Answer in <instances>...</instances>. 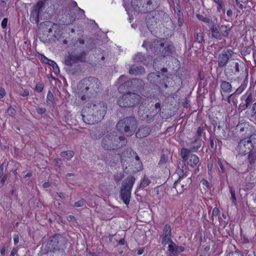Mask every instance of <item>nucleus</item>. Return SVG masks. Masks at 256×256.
<instances>
[{
    "instance_id": "27",
    "label": "nucleus",
    "mask_w": 256,
    "mask_h": 256,
    "mask_svg": "<svg viewBox=\"0 0 256 256\" xmlns=\"http://www.w3.org/2000/svg\"><path fill=\"white\" fill-rule=\"evenodd\" d=\"M202 143V140H197L196 138L195 140L192 142V146L190 147V152L197 151L201 146Z\"/></svg>"
},
{
    "instance_id": "50",
    "label": "nucleus",
    "mask_w": 256,
    "mask_h": 256,
    "mask_svg": "<svg viewBox=\"0 0 256 256\" xmlns=\"http://www.w3.org/2000/svg\"><path fill=\"white\" fill-rule=\"evenodd\" d=\"M44 88V86L42 84H38L36 86V90L40 92H42Z\"/></svg>"
},
{
    "instance_id": "23",
    "label": "nucleus",
    "mask_w": 256,
    "mask_h": 256,
    "mask_svg": "<svg viewBox=\"0 0 256 256\" xmlns=\"http://www.w3.org/2000/svg\"><path fill=\"white\" fill-rule=\"evenodd\" d=\"M159 112H160L154 109L150 114H146L145 116H143L140 115L141 114L140 110L138 111L139 115L140 117H142V120H146L148 122H152L154 120V116H156Z\"/></svg>"
},
{
    "instance_id": "39",
    "label": "nucleus",
    "mask_w": 256,
    "mask_h": 256,
    "mask_svg": "<svg viewBox=\"0 0 256 256\" xmlns=\"http://www.w3.org/2000/svg\"><path fill=\"white\" fill-rule=\"evenodd\" d=\"M196 18L198 20H202V22H204L208 23V24L211 23V22H212L211 20H210V18H207V17H204V16H202L201 14H196Z\"/></svg>"
},
{
    "instance_id": "12",
    "label": "nucleus",
    "mask_w": 256,
    "mask_h": 256,
    "mask_svg": "<svg viewBox=\"0 0 256 256\" xmlns=\"http://www.w3.org/2000/svg\"><path fill=\"white\" fill-rule=\"evenodd\" d=\"M44 24V26L50 28H44L42 33H39L38 38L40 40L43 42L45 44H48L50 42V38H48V35L47 34L50 33L52 32V28H54V26H57V25L49 21L46 22Z\"/></svg>"
},
{
    "instance_id": "56",
    "label": "nucleus",
    "mask_w": 256,
    "mask_h": 256,
    "mask_svg": "<svg viewBox=\"0 0 256 256\" xmlns=\"http://www.w3.org/2000/svg\"><path fill=\"white\" fill-rule=\"evenodd\" d=\"M8 20L7 18H4L2 20L1 26L2 28H6Z\"/></svg>"
},
{
    "instance_id": "20",
    "label": "nucleus",
    "mask_w": 256,
    "mask_h": 256,
    "mask_svg": "<svg viewBox=\"0 0 256 256\" xmlns=\"http://www.w3.org/2000/svg\"><path fill=\"white\" fill-rule=\"evenodd\" d=\"M128 72L130 74H134L136 76L144 74L145 69L143 66H142L132 65L130 67Z\"/></svg>"
},
{
    "instance_id": "16",
    "label": "nucleus",
    "mask_w": 256,
    "mask_h": 256,
    "mask_svg": "<svg viewBox=\"0 0 256 256\" xmlns=\"http://www.w3.org/2000/svg\"><path fill=\"white\" fill-rule=\"evenodd\" d=\"M220 91L222 96H224V94H228L232 92V86L229 82L221 80H220ZM224 98H222V100Z\"/></svg>"
},
{
    "instance_id": "7",
    "label": "nucleus",
    "mask_w": 256,
    "mask_h": 256,
    "mask_svg": "<svg viewBox=\"0 0 256 256\" xmlns=\"http://www.w3.org/2000/svg\"><path fill=\"white\" fill-rule=\"evenodd\" d=\"M140 96L134 92H128L124 94L118 100V104L121 107L134 106L139 103Z\"/></svg>"
},
{
    "instance_id": "5",
    "label": "nucleus",
    "mask_w": 256,
    "mask_h": 256,
    "mask_svg": "<svg viewBox=\"0 0 256 256\" xmlns=\"http://www.w3.org/2000/svg\"><path fill=\"white\" fill-rule=\"evenodd\" d=\"M137 122L134 116L124 118L120 120L116 124L118 130L124 132L126 136H132L137 128Z\"/></svg>"
},
{
    "instance_id": "57",
    "label": "nucleus",
    "mask_w": 256,
    "mask_h": 256,
    "mask_svg": "<svg viewBox=\"0 0 256 256\" xmlns=\"http://www.w3.org/2000/svg\"><path fill=\"white\" fill-rule=\"evenodd\" d=\"M219 213V210L217 208H214L212 210V218L213 216H216Z\"/></svg>"
},
{
    "instance_id": "25",
    "label": "nucleus",
    "mask_w": 256,
    "mask_h": 256,
    "mask_svg": "<svg viewBox=\"0 0 256 256\" xmlns=\"http://www.w3.org/2000/svg\"><path fill=\"white\" fill-rule=\"evenodd\" d=\"M220 32V40L222 36L228 37L230 28L229 26L222 25L219 27Z\"/></svg>"
},
{
    "instance_id": "4",
    "label": "nucleus",
    "mask_w": 256,
    "mask_h": 256,
    "mask_svg": "<svg viewBox=\"0 0 256 256\" xmlns=\"http://www.w3.org/2000/svg\"><path fill=\"white\" fill-rule=\"evenodd\" d=\"M136 180L134 176H130L126 178L122 183V186L120 190V196L127 206H128L130 203L132 190Z\"/></svg>"
},
{
    "instance_id": "1",
    "label": "nucleus",
    "mask_w": 256,
    "mask_h": 256,
    "mask_svg": "<svg viewBox=\"0 0 256 256\" xmlns=\"http://www.w3.org/2000/svg\"><path fill=\"white\" fill-rule=\"evenodd\" d=\"M107 105L104 102H94L88 103L82 110L83 121L90 124L100 122L106 114Z\"/></svg>"
},
{
    "instance_id": "10",
    "label": "nucleus",
    "mask_w": 256,
    "mask_h": 256,
    "mask_svg": "<svg viewBox=\"0 0 256 256\" xmlns=\"http://www.w3.org/2000/svg\"><path fill=\"white\" fill-rule=\"evenodd\" d=\"M181 156L184 162H186L188 165L194 168L199 162V158L196 154L190 153L189 149L182 148L181 150Z\"/></svg>"
},
{
    "instance_id": "44",
    "label": "nucleus",
    "mask_w": 256,
    "mask_h": 256,
    "mask_svg": "<svg viewBox=\"0 0 256 256\" xmlns=\"http://www.w3.org/2000/svg\"><path fill=\"white\" fill-rule=\"evenodd\" d=\"M168 160V156L162 154L159 162V164H166Z\"/></svg>"
},
{
    "instance_id": "41",
    "label": "nucleus",
    "mask_w": 256,
    "mask_h": 256,
    "mask_svg": "<svg viewBox=\"0 0 256 256\" xmlns=\"http://www.w3.org/2000/svg\"><path fill=\"white\" fill-rule=\"evenodd\" d=\"M172 242H173L172 240V238H170V240H169V238L168 237L166 238V237L162 236V244L165 246V245H166L168 243H169V244H170V243Z\"/></svg>"
},
{
    "instance_id": "51",
    "label": "nucleus",
    "mask_w": 256,
    "mask_h": 256,
    "mask_svg": "<svg viewBox=\"0 0 256 256\" xmlns=\"http://www.w3.org/2000/svg\"><path fill=\"white\" fill-rule=\"evenodd\" d=\"M176 10H177V16L178 19H180L181 18H182V13L181 12L180 8L178 4H177Z\"/></svg>"
},
{
    "instance_id": "43",
    "label": "nucleus",
    "mask_w": 256,
    "mask_h": 256,
    "mask_svg": "<svg viewBox=\"0 0 256 256\" xmlns=\"http://www.w3.org/2000/svg\"><path fill=\"white\" fill-rule=\"evenodd\" d=\"M54 164L55 166L58 167H62L63 166V164L62 162V160L59 158H56L54 160Z\"/></svg>"
},
{
    "instance_id": "8",
    "label": "nucleus",
    "mask_w": 256,
    "mask_h": 256,
    "mask_svg": "<svg viewBox=\"0 0 256 256\" xmlns=\"http://www.w3.org/2000/svg\"><path fill=\"white\" fill-rule=\"evenodd\" d=\"M256 134L252 135L250 138H246L240 140L238 143L237 150L242 154H249L251 152L254 145L256 144L254 139H256Z\"/></svg>"
},
{
    "instance_id": "58",
    "label": "nucleus",
    "mask_w": 256,
    "mask_h": 256,
    "mask_svg": "<svg viewBox=\"0 0 256 256\" xmlns=\"http://www.w3.org/2000/svg\"><path fill=\"white\" fill-rule=\"evenodd\" d=\"M20 94L22 96H27L29 95V91L28 90H24L20 92Z\"/></svg>"
},
{
    "instance_id": "49",
    "label": "nucleus",
    "mask_w": 256,
    "mask_h": 256,
    "mask_svg": "<svg viewBox=\"0 0 256 256\" xmlns=\"http://www.w3.org/2000/svg\"><path fill=\"white\" fill-rule=\"evenodd\" d=\"M210 146L212 148H216V145L214 144V139L213 137L210 136Z\"/></svg>"
},
{
    "instance_id": "59",
    "label": "nucleus",
    "mask_w": 256,
    "mask_h": 256,
    "mask_svg": "<svg viewBox=\"0 0 256 256\" xmlns=\"http://www.w3.org/2000/svg\"><path fill=\"white\" fill-rule=\"evenodd\" d=\"M92 138L94 140H98L100 138V134H94V132H92L90 134Z\"/></svg>"
},
{
    "instance_id": "11",
    "label": "nucleus",
    "mask_w": 256,
    "mask_h": 256,
    "mask_svg": "<svg viewBox=\"0 0 256 256\" xmlns=\"http://www.w3.org/2000/svg\"><path fill=\"white\" fill-rule=\"evenodd\" d=\"M44 4V2L40 0L34 6L31 10L30 18L32 22L36 24L38 23L40 12L42 10Z\"/></svg>"
},
{
    "instance_id": "52",
    "label": "nucleus",
    "mask_w": 256,
    "mask_h": 256,
    "mask_svg": "<svg viewBox=\"0 0 256 256\" xmlns=\"http://www.w3.org/2000/svg\"><path fill=\"white\" fill-rule=\"evenodd\" d=\"M244 88L245 87L244 86H241L236 90L234 94H240L242 92Z\"/></svg>"
},
{
    "instance_id": "32",
    "label": "nucleus",
    "mask_w": 256,
    "mask_h": 256,
    "mask_svg": "<svg viewBox=\"0 0 256 256\" xmlns=\"http://www.w3.org/2000/svg\"><path fill=\"white\" fill-rule=\"evenodd\" d=\"M182 180H181V178H180L178 180L176 181L174 184L173 188H175L178 194H182L183 192V189L180 188V185H179Z\"/></svg>"
},
{
    "instance_id": "19",
    "label": "nucleus",
    "mask_w": 256,
    "mask_h": 256,
    "mask_svg": "<svg viewBox=\"0 0 256 256\" xmlns=\"http://www.w3.org/2000/svg\"><path fill=\"white\" fill-rule=\"evenodd\" d=\"M130 154L132 157H134L136 161V164L135 165L136 166L134 167V169L132 171L133 172H136L141 170L142 168V162H140L139 156H138L136 152L134 150H130Z\"/></svg>"
},
{
    "instance_id": "15",
    "label": "nucleus",
    "mask_w": 256,
    "mask_h": 256,
    "mask_svg": "<svg viewBox=\"0 0 256 256\" xmlns=\"http://www.w3.org/2000/svg\"><path fill=\"white\" fill-rule=\"evenodd\" d=\"M162 39H155L150 42L148 41H144L142 44L144 47H146L148 45L152 52L160 54V48L162 45Z\"/></svg>"
},
{
    "instance_id": "24",
    "label": "nucleus",
    "mask_w": 256,
    "mask_h": 256,
    "mask_svg": "<svg viewBox=\"0 0 256 256\" xmlns=\"http://www.w3.org/2000/svg\"><path fill=\"white\" fill-rule=\"evenodd\" d=\"M140 4H143V7L145 6L144 10H139L142 12H150L152 8H151V6L152 4V0H144L139 2Z\"/></svg>"
},
{
    "instance_id": "17",
    "label": "nucleus",
    "mask_w": 256,
    "mask_h": 256,
    "mask_svg": "<svg viewBox=\"0 0 256 256\" xmlns=\"http://www.w3.org/2000/svg\"><path fill=\"white\" fill-rule=\"evenodd\" d=\"M184 248L182 246H177L174 242L168 244V250L167 251L170 252L171 256H175L179 252L184 251Z\"/></svg>"
},
{
    "instance_id": "46",
    "label": "nucleus",
    "mask_w": 256,
    "mask_h": 256,
    "mask_svg": "<svg viewBox=\"0 0 256 256\" xmlns=\"http://www.w3.org/2000/svg\"><path fill=\"white\" fill-rule=\"evenodd\" d=\"M7 112H8V114L9 116H13L16 114V110H15L14 108L10 106L8 109Z\"/></svg>"
},
{
    "instance_id": "36",
    "label": "nucleus",
    "mask_w": 256,
    "mask_h": 256,
    "mask_svg": "<svg viewBox=\"0 0 256 256\" xmlns=\"http://www.w3.org/2000/svg\"><path fill=\"white\" fill-rule=\"evenodd\" d=\"M49 65L52 66L53 68L54 72L56 74H58L60 72V69L58 66V64L54 61L52 60L51 62H50V64H49Z\"/></svg>"
},
{
    "instance_id": "35",
    "label": "nucleus",
    "mask_w": 256,
    "mask_h": 256,
    "mask_svg": "<svg viewBox=\"0 0 256 256\" xmlns=\"http://www.w3.org/2000/svg\"><path fill=\"white\" fill-rule=\"evenodd\" d=\"M150 180L146 177H144V179L140 182L138 188H144L147 186H148L150 184Z\"/></svg>"
},
{
    "instance_id": "37",
    "label": "nucleus",
    "mask_w": 256,
    "mask_h": 256,
    "mask_svg": "<svg viewBox=\"0 0 256 256\" xmlns=\"http://www.w3.org/2000/svg\"><path fill=\"white\" fill-rule=\"evenodd\" d=\"M236 128L240 130V132L247 131L248 130V124H238Z\"/></svg>"
},
{
    "instance_id": "29",
    "label": "nucleus",
    "mask_w": 256,
    "mask_h": 256,
    "mask_svg": "<svg viewBox=\"0 0 256 256\" xmlns=\"http://www.w3.org/2000/svg\"><path fill=\"white\" fill-rule=\"evenodd\" d=\"M145 56L141 52H138L133 58L134 62H140L145 60Z\"/></svg>"
},
{
    "instance_id": "18",
    "label": "nucleus",
    "mask_w": 256,
    "mask_h": 256,
    "mask_svg": "<svg viewBox=\"0 0 256 256\" xmlns=\"http://www.w3.org/2000/svg\"><path fill=\"white\" fill-rule=\"evenodd\" d=\"M151 131L149 126H140L136 132V136L138 138H144L148 136Z\"/></svg>"
},
{
    "instance_id": "14",
    "label": "nucleus",
    "mask_w": 256,
    "mask_h": 256,
    "mask_svg": "<svg viewBox=\"0 0 256 256\" xmlns=\"http://www.w3.org/2000/svg\"><path fill=\"white\" fill-rule=\"evenodd\" d=\"M161 44L160 54L164 57L170 54L174 48L172 43L170 40L162 39Z\"/></svg>"
},
{
    "instance_id": "30",
    "label": "nucleus",
    "mask_w": 256,
    "mask_h": 256,
    "mask_svg": "<svg viewBox=\"0 0 256 256\" xmlns=\"http://www.w3.org/2000/svg\"><path fill=\"white\" fill-rule=\"evenodd\" d=\"M74 152L72 150H68L62 152L60 154V156L66 159L67 160H70L74 156Z\"/></svg>"
},
{
    "instance_id": "3",
    "label": "nucleus",
    "mask_w": 256,
    "mask_h": 256,
    "mask_svg": "<svg viewBox=\"0 0 256 256\" xmlns=\"http://www.w3.org/2000/svg\"><path fill=\"white\" fill-rule=\"evenodd\" d=\"M86 53L84 52L78 54H70L64 57V63L65 64L64 69L69 74L74 75L80 70L78 62H83L86 61Z\"/></svg>"
},
{
    "instance_id": "31",
    "label": "nucleus",
    "mask_w": 256,
    "mask_h": 256,
    "mask_svg": "<svg viewBox=\"0 0 256 256\" xmlns=\"http://www.w3.org/2000/svg\"><path fill=\"white\" fill-rule=\"evenodd\" d=\"M159 78L160 76L158 74L154 72H152L148 74L147 78L150 82L154 83Z\"/></svg>"
},
{
    "instance_id": "21",
    "label": "nucleus",
    "mask_w": 256,
    "mask_h": 256,
    "mask_svg": "<svg viewBox=\"0 0 256 256\" xmlns=\"http://www.w3.org/2000/svg\"><path fill=\"white\" fill-rule=\"evenodd\" d=\"M75 20L76 15L72 12L66 14L65 16H63L61 20L62 23L66 25L72 24Z\"/></svg>"
},
{
    "instance_id": "64",
    "label": "nucleus",
    "mask_w": 256,
    "mask_h": 256,
    "mask_svg": "<svg viewBox=\"0 0 256 256\" xmlns=\"http://www.w3.org/2000/svg\"><path fill=\"white\" fill-rule=\"evenodd\" d=\"M154 110L160 112V102H156L154 105Z\"/></svg>"
},
{
    "instance_id": "22",
    "label": "nucleus",
    "mask_w": 256,
    "mask_h": 256,
    "mask_svg": "<svg viewBox=\"0 0 256 256\" xmlns=\"http://www.w3.org/2000/svg\"><path fill=\"white\" fill-rule=\"evenodd\" d=\"M210 30L212 32V38L217 40H220V34L217 28L216 24L214 22H212L210 24Z\"/></svg>"
},
{
    "instance_id": "62",
    "label": "nucleus",
    "mask_w": 256,
    "mask_h": 256,
    "mask_svg": "<svg viewBox=\"0 0 256 256\" xmlns=\"http://www.w3.org/2000/svg\"><path fill=\"white\" fill-rule=\"evenodd\" d=\"M8 178V174H4L2 177V178L0 180V183L2 184V186H3Z\"/></svg>"
},
{
    "instance_id": "61",
    "label": "nucleus",
    "mask_w": 256,
    "mask_h": 256,
    "mask_svg": "<svg viewBox=\"0 0 256 256\" xmlns=\"http://www.w3.org/2000/svg\"><path fill=\"white\" fill-rule=\"evenodd\" d=\"M14 244L16 245L19 242V236L18 234H14Z\"/></svg>"
},
{
    "instance_id": "26",
    "label": "nucleus",
    "mask_w": 256,
    "mask_h": 256,
    "mask_svg": "<svg viewBox=\"0 0 256 256\" xmlns=\"http://www.w3.org/2000/svg\"><path fill=\"white\" fill-rule=\"evenodd\" d=\"M156 12H152L148 14L146 22L148 24H153V23L157 22V18H156Z\"/></svg>"
},
{
    "instance_id": "55",
    "label": "nucleus",
    "mask_w": 256,
    "mask_h": 256,
    "mask_svg": "<svg viewBox=\"0 0 256 256\" xmlns=\"http://www.w3.org/2000/svg\"><path fill=\"white\" fill-rule=\"evenodd\" d=\"M36 112L38 114H42L46 112V109L44 108H38L36 109Z\"/></svg>"
},
{
    "instance_id": "42",
    "label": "nucleus",
    "mask_w": 256,
    "mask_h": 256,
    "mask_svg": "<svg viewBox=\"0 0 256 256\" xmlns=\"http://www.w3.org/2000/svg\"><path fill=\"white\" fill-rule=\"evenodd\" d=\"M196 41L198 43H202L204 40L203 36L202 33H198L195 38Z\"/></svg>"
},
{
    "instance_id": "54",
    "label": "nucleus",
    "mask_w": 256,
    "mask_h": 256,
    "mask_svg": "<svg viewBox=\"0 0 256 256\" xmlns=\"http://www.w3.org/2000/svg\"><path fill=\"white\" fill-rule=\"evenodd\" d=\"M202 134V129L200 127H198L196 131V136L198 137L197 140H200V138Z\"/></svg>"
},
{
    "instance_id": "60",
    "label": "nucleus",
    "mask_w": 256,
    "mask_h": 256,
    "mask_svg": "<svg viewBox=\"0 0 256 256\" xmlns=\"http://www.w3.org/2000/svg\"><path fill=\"white\" fill-rule=\"evenodd\" d=\"M6 94L5 90L2 88H0V98H2Z\"/></svg>"
},
{
    "instance_id": "47",
    "label": "nucleus",
    "mask_w": 256,
    "mask_h": 256,
    "mask_svg": "<svg viewBox=\"0 0 256 256\" xmlns=\"http://www.w3.org/2000/svg\"><path fill=\"white\" fill-rule=\"evenodd\" d=\"M226 256H244L240 252L235 251L229 252Z\"/></svg>"
},
{
    "instance_id": "33",
    "label": "nucleus",
    "mask_w": 256,
    "mask_h": 256,
    "mask_svg": "<svg viewBox=\"0 0 256 256\" xmlns=\"http://www.w3.org/2000/svg\"><path fill=\"white\" fill-rule=\"evenodd\" d=\"M254 102L253 96L251 94H248L247 98L246 99V103L244 104V108H248L251 104Z\"/></svg>"
},
{
    "instance_id": "40",
    "label": "nucleus",
    "mask_w": 256,
    "mask_h": 256,
    "mask_svg": "<svg viewBox=\"0 0 256 256\" xmlns=\"http://www.w3.org/2000/svg\"><path fill=\"white\" fill-rule=\"evenodd\" d=\"M138 81H141V80L138 78H134L125 82L124 83V86H130L131 84H136L137 82H138Z\"/></svg>"
},
{
    "instance_id": "2",
    "label": "nucleus",
    "mask_w": 256,
    "mask_h": 256,
    "mask_svg": "<svg viewBox=\"0 0 256 256\" xmlns=\"http://www.w3.org/2000/svg\"><path fill=\"white\" fill-rule=\"evenodd\" d=\"M127 140L124 136H118L116 132L103 136L101 146L106 150H114L126 146Z\"/></svg>"
},
{
    "instance_id": "45",
    "label": "nucleus",
    "mask_w": 256,
    "mask_h": 256,
    "mask_svg": "<svg viewBox=\"0 0 256 256\" xmlns=\"http://www.w3.org/2000/svg\"><path fill=\"white\" fill-rule=\"evenodd\" d=\"M231 66H234L235 69L234 74L240 72L239 64L238 62H234L231 64Z\"/></svg>"
},
{
    "instance_id": "28",
    "label": "nucleus",
    "mask_w": 256,
    "mask_h": 256,
    "mask_svg": "<svg viewBox=\"0 0 256 256\" xmlns=\"http://www.w3.org/2000/svg\"><path fill=\"white\" fill-rule=\"evenodd\" d=\"M163 236L168 237L169 240L172 238V230L170 226L168 224H166L164 226L163 230Z\"/></svg>"
},
{
    "instance_id": "53",
    "label": "nucleus",
    "mask_w": 256,
    "mask_h": 256,
    "mask_svg": "<svg viewBox=\"0 0 256 256\" xmlns=\"http://www.w3.org/2000/svg\"><path fill=\"white\" fill-rule=\"evenodd\" d=\"M84 200H80L76 202L74 204V206L75 207H80L84 205Z\"/></svg>"
},
{
    "instance_id": "63",
    "label": "nucleus",
    "mask_w": 256,
    "mask_h": 256,
    "mask_svg": "<svg viewBox=\"0 0 256 256\" xmlns=\"http://www.w3.org/2000/svg\"><path fill=\"white\" fill-rule=\"evenodd\" d=\"M54 36L56 39V40H59V38H60V30H58V31H56L55 32V33L54 35Z\"/></svg>"
},
{
    "instance_id": "13",
    "label": "nucleus",
    "mask_w": 256,
    "mask_h": 256,
    "mask_svg": "<svg viewBox=\"0 0 256 256\" xmlns=\"http://www.w3.org/2000/svg\"><path fill=\"white\" fill-rule=\"evenodd\" d=\"M233 52L230 50H224L218 56V64L219 68H224L226 66L229 59L232 56Z\"/></svg>"
},
{
    "instance_id": "9",
    "label": "nucleus",
    "mask_w": 256,
    "mask_h": 256,
    "mask_svg": "<svg viewBox=\"0 0 256 256\" xmlns=\"http://www.w3.org/2000/svg\"><path fill=\"white\" fill-rule=\"evenodd\" d=\"M82 83L85 90L89 91L92 94L99 92L102 86L100 81L94 77H88L84 79Z\"/></svg>"
},
{
    "instance_id": "38",
    "label": "nucleus",
    "mask_w": 256,
    "mask_h": 256,
    "mask_svg": "<svg viewBox=\"0 0 256 256\" xmlns=\"http://www.w3.org/2000/svg\"><path fill=\"white\" fill-rule=\"evenodd\" d=\"M54 96L52 92H48L46 96V102L49 104H53Z\"/></svg>"
},
{
    "instance_id": "48",
    "label": "nucleus",
    "mask_w": 256,
    "mask_h": 256,
    "mask_svg": "<svg viewBox=\"0 0 256 256\" xmlns=\"http://www.w3.org/2000/svg\"><path fill=\"white\" fill-rule=\"evenodd\" d=\"M41 60L42 62L48 64H50V62L52 61V60L48 58L44 55H42Z\"/></svg>"
},
{
    "instance_id": "34",
    "label": "nucleus",
    "mask_w": 256,
    "mask_h": 256,
    "mask_svg": "<svg viewBox=\"0 0 256 256\" xmlns=\"http://www.w3.org/2000/svg\"><path fill=\"white\" fill-rule=\"evenodd\" d=\"M230 192L231 194V200H232V203L236 205V194H235V190H234V188L232 186H230Z\"/></svg>"
},
{
    "instance_id": "6",
    "label": "nucleus",
    "mask_w": 256,
    "mask_h": 256,
    "mask_svg": "<svg viewBox=\"0 0 256 256\" xmlns=\"http://www.w3.org/2000/svg\"><path fill=\"white\" fill-rule=\"evenodd\" d=\"M67 244L68 240L66 238L60 234H56L50 237L47 247L50 252L56 253L63 252Z\"/></svg>"
}]
</instances>
